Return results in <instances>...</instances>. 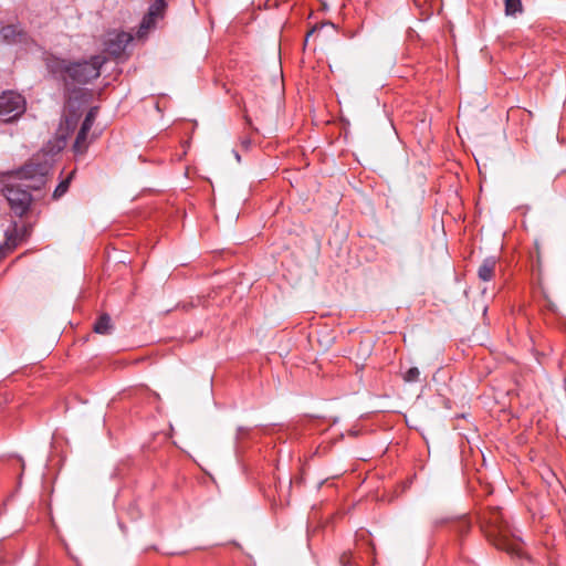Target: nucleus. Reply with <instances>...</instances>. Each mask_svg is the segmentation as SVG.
I'll return each instance as SVG.
<instances>
[{
  "label": "nucleus",
  "instance_id": "nucleus-9",
  "mask_svg": "<svg viewBox=\"0 0 566 566\" xmlns=\"http://www.w3.org/2000/svg\"><path fill=\"white\" fill-rule=\"evenodd\" d=\"M497 260L494 256H489L483 260L478 270V276L484 282H489L493 279L495 273Z\"/></svg>",
  "mask_w": 566,
  "mask_h": 566
},
{
  "label": "nucleus",
  "instance_id": "nucleus-5",
  "mask_svg": "<svg viewBox=\"0 0 566 566\" xmlns=\"http://www.w3.org/2000/svg\"><path fill=\"white\" fill-rule=\"evenodd\" d=\"M3 192L15 216L22 217L28 212L32 202V197L28 190L19 186H6Z\"/></svg>",
  "mask_w": 566,
  "mask_h": 566
},
{
  "label": "nucleus",
  "instance_id": "nucleus-7",
  "mask_svg": "<svg viewBox=\"0 0 566 566\" xmlns=\"http://www.w3.org/2000/svg\"><path fill=\"white\" fill-rule=\"evenodd\" d=\"M132 40H133V36L128 32L120 31V32L108 33V36L105 41L106 51L111 55L118 57L123 54L127 44Z\"/></svg>",
  "mask_w": 566,
  "mask_h": 566
},
{
  "label": "nucleus",
  "instance_id": "nucleus-21",
  "mask_svg": "<svg viewBox=\"0 0 566 566\" xmlns=\"http://www.w3.org/2000/svg\"><path fill=\"white\" fill-rule=\"evenodd\" d=\"M245 432V430L243 428H239V434Z\"/></svg>",
  "mask_w": 566,
  "mask_h": 566
},
{
  "label": "nucleus",
  "instance_id": "nucleus-16",
  "mask_svg": "<svg viewBox=\"0 0 566 566\" xmlns=\"http://www.w3.org/2000/svg\"><path fill=\"white\" fill-rule=\"evenodd\" d=\"M402 378L406 382H417L420 380V370L417 367H410L403 373Z\"/></svg>",
  "mask_w": 566,
  "mask_h": 566
},
{
  "label": "nucleus",
  "instance_id": "nucleus-6",
  "mask_svg": "<svg viewBox=\"0 0 566 566\" xmlns=\"http://www.w3.org/2000/svg\"><path fill=\"white\" fill-rule=\"evenodd\" d=\"M167 3L165 0H156L148 9V12L143 18L137 35L145 36L148 31L155 27L158 19L164 17Z\"/></svg>",
  "mask_w": 566,
  "mask_h": 566
},
{
  "label": "nucleus",
  "instance_id": "nucleus-20",
  "mask_svg": "<svg viewBox=\"0 0 566 566\" xmlns=\"http://www.w3.org/2000/svg\"><path fill=\"white\" fill-rule=\"evenodd\" d=\"M250 139L242 140V145L247 148L250 145Z\"/></svg>",
  "mask_w": 566,
  "mask_h": 566
},
{
  "label": "nucleus",
  "instance_id": "nucleus-18",
  "mask_svg": "<svg viewBox=\"0 0 566 566\" xmlns=\"http://www.w3.org/2000/svg\"><path fill=\"white\" fill-rule=\"evenodd\" d=\"M64 123L67 129L73 130L77 124V115L75 113L66 115L64 118Z\"/></svg>",
  "mask_w": 566,
  "mask_h": 566
},
{
  "label": "nucleus",
  "instance_id": "nucleus-2",
  "mask_svg": "<svg viewBox=\"0 0 566 566\" xmlns=\"http://www.w3.org/2000/svg\"><path fill=\"white\" fill-rule=\"evenodd\" d=\"M106 62V59L102 55H94L90 61H83L77 63H61V69L77 84H86L101 75V67Z\"/></svg>",
  "mask_w": 566,
  "mask_h": 566
},
{
  "label": "nucleus",
  "instance_id": "nucleus-8",
  "mask_svg": "<svg viewBox=\"0 0 566 566\" xmlns=\"http://www.w3.org/2000/svg\"><path fill=\"white\" fill-rule=\"evenodd\" d=\"M0 39L6 44H22L29 40L28 33L14 24H8L0 29Z\"/></svg>",
  "mask_w": 566,
  "mask_h": 566
},
{
  "label": "nucleus",
  "instance_id": "nucleus-3",
  "mask_svg": "<svg viewBox=\"0 0 566 566\" xmlns=\"http://www.w3.org/2000/svg\"><path fill=\"white\" fill-rule=\"evenodd\" d=\"M51 166L46 160L32 158L20 168L18 175L21 179L30 181L25 187L38 190L45 184Z\"/></svg>",
  "mask_w": 566,
  "mask_h": 566
},
{
  "label": "nucleus",
  "instance_id": "nucleus-10",
  "mask_svg": "<svg viewBox=\"0 0 566 566\" xmlns=\"http://www.w3.org/2000/svg\"><path fill=\"white\" fill-rule=\"evenodd\" d=\"M88 132L90 129H84V126H81L73 145V149L76 154H83L86 150L88 146L86 140Z\"/></svg>",
  "mask_w": 566,
  "mask_h": 566
},
{
  "label": "nucleus",
  "instance_id": "nucleus-15",
  "mask_svg": "<svg viewBox=\"0 0 566 566\" xmlns=\"http://www.w3.org/2000/svg\"><path fill=\"white\" fill-rule=\"evenodd\" d=\"M97 113H98L97 106H93L90 108V111L87 112V114L82 123V126H84V129L91 130V128L96 119Z\"/></svg>",
  "mask_w": 566,
  "mask_h": 566
},
{
  "label": "nucleus",
  "instance_id": "nucleus-17",
  "mask_svg": "<svg viewBox=\"0 0 566 566\" xmlns=\"http://www.w3.org/2000/svg\"><path fill=\"white\" fill-rule=\"evenodd\" d=\"M70 186V178L62 180L55 188L53 192V198L59 199L61 198L69 189Z\"/></svg>",
  "mask_w": 566,
  "mask_h": 566
},
{
  "label": "nucleus",
  "instance_id": "nucleus-12",
  "mask_svg": "<svg viewBox=\"0 0 566 566\" xmlns=\"http://www.w3.org/2000/svg\"><path fill=\"white\" fill-rule=\"evenodd\" d=\"M21 240L22 237L18 234L17 223H13L12 229L6 231V249L13 250Z\"/></svg>",
  "mask_w": 566,
  "mask_h": 566
},
{
  "label": "nucleus",
  "instance_id": "nucleus-11",
  "mask_svg": "<svg viewBox=\"0 0 566 566\" xmlns=\"http://www.w3.org/2000/svg\"><path fill=\"white\" fill-rule=\"evenodd\" d=\"M112 328H113V326L111 323V317L107 314L101 315L94 324V332L97 334H102V335L109 334Z\"/></svg>",
  "mask_w": 566,
  "mask_h": 566
},
{
  "label": "nucleus",
  "instance_id": "nucleus-1",
  "mask_svg": "<svg viewBox=\"0 0 566 566\" xmlns=\"http://www.w3.org/2000/svg\"><path fill=\"white\" fill-rule=\"evenodd\" d=\"M479 524L486 539L499 549L522 557V541L504 518L501 509L488 506L479 514Z\"/></svg>",
  "mask_w": 566,
  "mask_h": 566
},
{
  "label": "nucleus",
  "instance_id": "nucleus-14",
  "mask_svg": "<svg viewBox=\"0 0 566 566\" xmlns=\"http://www.w3.org/2000/svg\"><path fill=\"white\" fill-rule=\"evenodd\" d=\"M453 530L458 532L459 534L463 535L468 533L471 528V523L467 517H461L458 521H455L452 525Z\"/></svg>",
  "mask_w": 566,
  "mask_h": 566
},
{
  "label": "nucleus",
  "instance_id": "nucleus-19",
  "mask_svg": "<svg viewBox=\"0 0 566 566\" xmlns=\"http://www.w3.org/2000/svg\"><path fill=\"white\" fill-rule=\"evenodd\" d=\"M317 30H318V27H314V28H312V29L310 30V32L307 33V35H306V41H307V40H308V38H310L313 33H315Z\"/></svg>",
  "mask_w": 566,
  "mask_h": 566
},
{
  "label": "nucleus",
  "instance_id": "nucleus-13",
  "mask_svg": "<svg viewBox=\"0 0 566 566\" xmlns=\"http://www.w3.org/2000/svg\"><path fill=\"white\" fill-rule=\"evenodd\" d=\"M504 4L506 15H515L523 10L521 0H504Z\"/></svg>",
  "mask_w": 566,
  "mask_h": 566
},
{
  "label": "nucleus",
  "instance_id": "nucleus-4",
  "mask_svg": "<svg viewBox=\"0 0 566 566\" xmlns=\"http://www.w3.org/2000/svg\"><path fill=\"white\" fill-rule=\"evenodd\" d=\"M27 109L25 98L14 92L6 91L0 95V118L4 123L17 120Z\"/></svg>",
  "mask_w": 566,
  "mask_h": 566
}]
</instances>
